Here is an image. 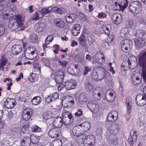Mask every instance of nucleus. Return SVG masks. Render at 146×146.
Wrapping results in <instances>:
<instances>
[{
	"mask_svg": "<svg viewBox=\"0 0 146 146\" xmlns=\"http://www.w3.org/2000/svg\"><path fill=\"white\" fill-rule=\"evenodd\" d=\"M16 9V6L11 5L10 6V17L11 19L10 20V21L13 22L10 26V29L12 31L18 29L19 21L21 22V16L19 15H16L15 11Z\"/></svg>",
	"mask_w": 146,
	"mask_h": 146,
	"instance_id": "nucleus-1",
	"label": "nucleus"
},
{
	"mask_svg": "<svg viewBox=\"0 0 146 146\" xmlns=\"http://www.w3.org/2000/svg\"><path fill=\"white\" fill-rule=\"evenodd\" d=\"M138 61L139 65L142 68L143 77L144 82L146 83V49L139 55Z\"/></svg>",
	"mask_w": 146,
	"mask_h": 146,
	"instance_id": "nucleus-2",
	"label": "nucleus"
},
{
	"mask_svg": "<svg viewBox=\"0 0 146 146\" xmlns=\"http://www.w3.org/2000/svg\"><path fill=\"white\" fill-rule=\"evenodd\" d=\"M111 129L113 134L109 137L108 139V141L111 145H116L118 143V140L117 137L115 134L117 133L119 131V125L116 123H113L111 125Z\"/></svg>",
	"mask_w": 146,
	"mask_h": 146,
	"instance_id": "nucleus-3",
	"label": "nucleus"
},
{
	"mask_svg": "<svg viewBox=\"0 0 146 146\" xmlns=\"http://www.w3.org/2000/svg\"><path fill=\"white\" fill-rule=\"evenodd\" d=\"M128 9L131 13L137 14L141 12L142 9L141 4L139 1H133L129 3Z\"/></svg>",
	"mask_w": 146,
	"mask_h": 146,
	"instance_id": "nucleus-4",
	"label": "nucleus"
},
{
	"mask_svg": "<svg viewBox=\"0 0 146 146\" xmlns=\"http://www.w3.org/2000/svg\"><path fill=\"white\" fill-rule=\"evenodd\" d=\"M106 75L105 70L102 67L94 70L92 73V78L94 80H98L103 79Z\"/></svg>",
	"mask_w": 146,
	"mask_h": 146,
	"instance_id": "nucleus-5",
	"label": "nucleus"
},
{
	"mask_svg": "<svg viewBox=\"0 0 146 146\" xmlns=\"http://www.w3.org/2000/svg\"><path fill=\"white\" fill-rule=\"evenodd\" d=\"M63 112L62 119L64 124L67 125H71L73 121L72 113L66 110H64Z\"/></svg>",
	"mask_w": 146,
	"mask_h": 146,
	"instance_id": "nucleus-6",
	"label": "nucleus"
},
{
	"mask_svg": "<svg viewBox=\"0 0 146 146\" xmlns=\"http://www.w3.org/2000/svg\"><path fill=\"white\" fill-rule=\"evenodd\" d=\"M120 44L121 50L126 52H129L133 46L132 40L127 38L122 40L120 42Z\"/></svg>",
	"mask_w": 146,
	"mask_h": 146,
	"instance_id": "nucleus-7",
	"label": "nucleus"
},
{
	"mask_svg": "<svg viewBox=\"0 0 146 146\" xmlns=\"http://www.w3.org/2000/svg\"><path fill=\"white\" fill-rule=\"evenodd\" d=\"M37 51L36 49L33 47H28L26 49L24 52L25 58L29 59H33L36 58Z\"/></svg>",
	"mask_w": 146,
	"mask_h": 146,
	"instance_id": "nucleus-8",
	"label": "nucleus"
},
{
	"mask_svg": "<svg viewBox=\"0 0 146 146\" xmlns=\"http://www.w3.org/2000/svg\"><path fill=\"white\" fill-rule=\"evenodd\" d=\"M76 104L79 106L84 104L87 100L86 94L84 93H82L79 96H76L75 98Z\"/></svg>",
	"mask_w": 146,
	"mask_h": 146,
	"instance_id": "nucleus-9",
	"label": "nucleus"
},
{
	"mask_svg": "<svg viewBox=\"0 0 146 146\" xmlns=\"http://www.w3.org/2000/svg\"><path fill=\"white\" fill-rule=\"evenodd\" d=\"M135 99L136 103L138 106H142L146 104V94H139Z\"/></svg>",
	"mask_w": 146,
	"mask_h": 146,
	"instance_id": "nucleus-10",
	"label": "nucleus"
},
{
	"mask_svg": "<svg viewBox=\"0 0 146 146\" xmlns=\"http://www.w3.org/2000/svg\"><path fill=\"white\" fill-rule=\"evenodd\" d=\"M65 72L63 69L59 70L56 74L55 79L56 83L61 84L62 83L65 75Z\"/></svg>",
	"mask_w": 146,
	"mask_h": 146,
	"instance_id": "nucleus-11",
	"label": "nucleus"
},
{
	"mask_svg": "<svg viewBox=\"0 0 146 146\" xmlns=\"http://www.w3.org/2000/svg\"><path fill=\"white\" fill-rule=\"evenodd\" d=\"M95 138L94 136L90 135L86 136L83 142L84 146H94L95 143Z\"/></svg>",
	"mask_w": 146,
	"mask_h": 146,
	"instance_id": "nucleus-12",
	"label": "nucleus"
},
{
	"mask_svg": "<svg viewBox=\"0 0 146 146\" xmlns=\"http://www.w3.org/2000/svg\"><path fill=\"white\" fill-rule=\"evenodd\" d=\"M129 68L130 69H133L136 67L138 65L137 59L135 56H130L128 59Z\"/></svg>",
	"mask_w": 146,
	"mask_h": 146,
	"instance_id": "nucleus-13",
	"label": "nucleus"
},
{
	"mask_svg": "<svg viewBox=\"0 0 146 146\" xmlns=\"http://www.w3.org/2000/svg\"><path fill=\"white\" fill-rule=\"evenodd\" d=\"M115 97V93L111 89L108 90L105 94V98L107 101L109 102L113 101Z\"/></svg>",
	"mask_w": 146,
	"mask_h": 146,
	"instance_id": "nucleus-14",
	"label": "nucleus"
},
{
	"mask_svg": "<svg viewBox=\"0 0 146 146\" xmlns=\"http://www.w3.org/2000/svg\"><path fill=\"white\" fill-rule=\"evenodd\" d=\"M103 89L100 87L97 88L93 92V97L96 100H100L102 98V95L103 94Z\"/></svg>",
	"mask_w": 146,
	"mask_h": 146,
	"instance_id": "nucleus-15",
	"label": "nucleus"
},
{
	"mask_svg": "<svg viewBox=\"0 0 146 146\" xmlns=\"http://www.w3.org/2000/svg\"><path fill=\"white\" fill-rule=\"evenodd\" d=\"M74 102L73 98L72 97H68L66 98L64 100L62 101V105H64V108H70L72 106Z\"/></svg>",
	"mask_w": 146,
	"mask_h": 146,
	"instance_id": "nucleus-16",
	"label": "nucleus"
},
{
	"mask_svg": "<svg viewBox=\"0 0 146 146\" xmlns=\"http://www.w3.org/2000/svg\"><path fill=\"white\" fill-rule=\"evenodd\" d=\"M32 114V111L30 109L25 110L22 113L21 118L23 120L27 121L30 119Z\"/></svg>",
	"mask_w": 146,
	"mask_h": 146,
	"instance_id": "nucleus-17",
	"label": "nucleus"
},
{
	"mask_svg": "<svg viewBox=\"0 0 146 146\" xmlns=\"http://www.w3.org/2000/svg\"><path fill=\"white\" fill-rule=\"evenodd\" d=\"M130 136L128 138V142L129 144L132 146L136 141L137 139V132L135 130H132L130 133Z\"/></svg>",
	"mask_w": 146,
	"mask_h": 146,
	"instance_id": "nucleus-18",
	"label": "nucleus"
},
{
	"mask_svg": "<svg viewBox=\"0 0 146 146\" xmlns=\"http://www.w3.org/2000/svg\"><path fill=\"white\" fill-rule=\"evenodd\" d=\"M61 131L58 129L52 128L48 132L49 136L51 137L56 138L59 137Z\"/></svg>",
	"mask_w": 146,
	"mask_h": 146,
	"instance_id": "nucleus-19",
	"label": "nucleus"
},
{
	"mask_svg": "<svg viewBox=\"0 0 146 146\" xmlns=\"http://www.w3.org/2000/svg\"><path fill=\"white\" fill-rule=\"evenodd\" d=\"M76 85L75 81L73 80H70L65 82V88L68 90L75 88Z\"/></svg>",
	"mask_w": 146,
	"mask_h": 146,
	"instance_id": "nucleus-20",
	"label": "nucleus"
},
{
	"mask_svg": "<svg viewBox=\"0 0 146 146\" xmlns=\"http://www.w3.org/2000/svg\"><path fill=\"white\" fill-rule=\"evenodd\" d=\"M76 127L74 128L72 131L70 132V134L71 135H74L73 138L74 139L77 141H78L81 138V136L83 135L82 133L80 132L78 130H77Z\"/></svg>",
	"mask_w": 146,
	"mask_h": 146,
	"instance_id": "nucleus-21",
	"label": "nucleus"
},
{
	"mask_svg": "<svg viewBox=\"0 0 146 146\" xmlns=\"http://www.w3.org/2000/svg\"><path fill=\"white\" fill-rule=\"evenodd\" d=\"M134 42L135 46L137 49L142 48L145 45L144 40L141 38L135 39Z\"/></svg>",
	"mask_w": 146,
	"mask_h": 146,
	"instance_id": "nucleus-22",
	"label": "nucleus"
},
{
	"mask_svg": "<svg viewBox=\"0 0 146 146\" xmlns=\"http://www.w3.org/2000/svg\"><path fill=\"white\" fill-rule=\"evenodd\" d=\"M117 117L118 113L116 111H114L108 114L107 119V120L109 121L113 122L117 119Z\"/></svg>",
	"mask_w": 146,
	"mask_h": 146,
	"instance_id": "nucleus-23",
	"label": "nucleus"
},
{
	"mask_svg": "<svg viewBox=\"0 0 146 146\" xmlns=\"http://www.w3.org/2000/svg\"><path fill=\"white\" fill-rule=\"evenodd\" d=\"M125 104L127 108V114L129 115L131 113L132 106V103L131 98L128 97L126 98Z\"/></svg>",
	"mask_w": 146,
	"mask_h": 146,
	"instance_id": "nucleus-24",
	"label": "nucleus"
},
{
	"mask_svg": "<svg viewBox=\"0 0 146 146\" xmlns=\"http://www.w3.org/2000/svg\"><path fill=\"white\" fill-rule=\"evenodd\" d=\"M63 123L62 118L59 116H58L54 118L52 124L53 125L54 127L59 128L62 126Z\"/></svg>",
	"mask_w": 146,
	"mask_h": 146,
	"instance_id": "nucleus-25",
	"label": "nucleus"
},
{
	"mask_svg": "<svg viewBox=\"0 0 146 146\" xmlns=\"http://www.w3.org/2000/svg\"><path fill=\"white\" fill-rule=\"evenodd\" d=\"M88 108L92 111L98 110L99 107L96 101H91L89 102L87 104Z\"/></svg>",
	"mask_w": 146,
	"mask_h": 146,
	"instance_id": "nucleus-26",
	"label": "nucleus"
},
{
	"mask_svg": "<svg viewBox=\"0 0 146 146\" xmlns=\"http://www.w3.org/2000/svg\"><path fill=\"white\" fill-rule=\"evenodd\" d=\"M22 49L21 46L19 44L13 45L11 48V52L13 54L17 55L20 53Z\"/></svg>",
	"mask_w": 146,
	"mask_h": 146,
	"instance_id": "nucleus-27",
	"label": "nucleus"
},
{
	"mask_svg": "<svg viewBox=\"0 0 146 146\" xmlns=\"http://www.w3.org/2000/svg\"><path fill=\"white\" fill-rule=\"evenodd\" d=\"M76 15L74 13L68 14L65 17L66 21L69 23H72L75 20Z\"/></svg>",
	"mask_w": 146,
	"mask_h": 146,
	"instance_id": "nucleus-28",
	"label": "nucleus"
},
{
	"mask_svg": "<svg viewBox=\"0 0 146 146\" xmlns=\"http://www.w3.org/2000/svg\"><path fill=\"white\" fill-rule=\"evenodd\" d=\"M79 43L81 46H84L87 51L88 50V46L87 45L85 37L84 35L82 34L79 38Z\"/></svg>",
	"mask_w": 146,
	"mask_h": 146,
	"instance_id": "nucleus-29",
	"label": "nucleus"
},
{
	"mask_svg": "<svg viewBox=\"0 0 146 146\" xmlns=\"http://www.w3.org/2000/svg\"><path fill=\"white\" fill-rule=\"evenodd\" d=\"M81 27L80 25L77 24L73 26L72 29V32L74 36H77L80 32Z\"/></svg>",
	"mask_w": 146,
	"mask_h": 146,
	"instance_id": "nucleus-30",
	"label": "nucleus"
},
{
	"mask_svg": "<svg viewBox=\"0 0 146 146\" xmlns=\"http://www.w3.org/2000/svg\"><path fill=\"white\" fill-rule=\"evenodd\" d=\"M142 79L140 78L139 76L134 75L131 77V80L132 83L135 85L139 84L141 82Z\"/></svg>",
	"mask_w": 146,
	"mask_h": 146,
	"instance_id": "nucleus-31",
	"label": "nucleus"
},
{
	"mask_svg": "<svg viewBox=\"0 0 146 146\" xmlns=\"http://www.w3.org/2000/svg\"><path fill=\"white\" fill-rule=\"evenodd\" d=\"M36 31L38 32H41L43 31L45 28V25L41 22H38L35 26Z\"/></svg>",
	"mask_w": 146,
	"mask_h": 146,
	"instance_id": "nucleus-32",
	"label": "nucleus"
},
{
	"mask_svg": "<svg viewBox=\"0 0 146 146\" xmlns=\"http://www.w3.org/2000/svg\"><path fill=\"white\" fill-rule=\"evenodd\" d=\"M30 137H25L21 141V144L22 146H30L31 140Z\"/></svg>",
	"mask_w": 146,
	"mask_h": 146,
	"instance_id": "nucleus-33",
	"label": "nucleus"
},
{
	"mask_svg": "<svg viewBox=\"0 0 146 146\" xmlns=\"http://www.w3.org/2000/svg\"><path fill=\"white\" fill-rule=\"evenodd\" d=\"M54 22L57 27L63 28L64 26V23L63 21L60 18L55 19Z\"/></svg>",
	"mask_w": 146,
	"mask_h": 146,
	"instance_id": "nucleus-34",
	"label": "nucleus"
},
{
	"mask_svg": "<svg viewBox=\"0 0 146 146\" xmlns=\"http://www.w3.org/2000/svg\"><path fill=\"white\" fill-rule=\"evenodd\" d=\"M112 21L116 25L119 24L122 21V17L120 14L116 16L115 15L112 16Z\"/></svg>",
	"mask_w": 146,
	"mask_h": 146,
	"instance_id": "nucleus-35",
	"label": "nucleus"
},
{
	"mask_svg": "<svg viewBox=\"0 0 146 146\" xmlns=\"http://www.w3.org/2000/svg\"><path fill=\"white\" fill-rule=\"evenodd\" d=\"M42 101L40 97L39 96L34 97L31 100L32 104L33 105H37L39 104Z\"/></svg>",
	"mask_w": 146,
	"mask_h": 146,
	"instance_id": "nucleus-36",
	"label": "nucleus"
},
{
	"mask_svg": "<svg viewBox=\"0 0 146 146\" xmlns=\"http://www.w3.org/2000/svg\"><path fill=\"white\" fill-rule=\"evenodd\" d=\"M129 1L128 0H122L120 3L118 4L121 10L123 11L128 6Z\"/></svg>",
	"mask_w": 146,
	"mask_h": 146,
	"instance_id": "nucleus-37",
	"label": "nucleus"
},
{
	"mask_svg": "<svg viewBox=\"0 0 146 146\" xmlns=\"http://www.w3.org/2000/svg\"><path fill=\"white\" fill-rule=\"evenodd\" d=\"M43 17L44 15L41 11H39L33 13V18L34 20H38L42 18Z\"/></svg>",
	"mask_w": 146,
	"mask_h": 146,
	"instance_id": "nucleus-38",
	"label": "nucleus"
},
{
	"mask_svg": "<svg viewBox=\"0 0 146 146\" xmlns=\"http://www.w3.org/2000/svg\"><path fill=\"white\" fill-rule=\"evenodd\" d=\"M80 126L86 131L88 130L90 127V124L88 122L85 121L80 125Z\"/></svg>",
	"mask_w": 146,
	"mask_h": 146,
	"instance_id": "nucleus-39",
	"label": "nucleus"
},
{
	"mask_svg": "<svg viewBox=\"0 0 146 146\" xmlns=\"http://www.w3.org/2000/svg\"><path fill=\"white\" fill-rule=\"evenodd\" d=\"M85 85L86 91L88 92H91L94 90V86L90 82H86L85 83Z\"/></svg>",
	"mask_w": 146,
	"mask_h": 146,
	"instance_id": "nucleus-40",
	"label": "nucleus"
},
{
	"mask_svg": "<svg viewBox=\"0 0 146 146\" xmlns=\"http://www.w3.org/2000/svg\"><path fill=\"white\" fill-rule=\"evenodd\" d=\"M102 29L105 33L108 35L110 34L111 31V25L108 24L106 25L103 26Z\"/></svg>",
	"mask_w": 146,
	"mask_h": 146,
	"instance_id": "nucleus-41",
	"label": "nucleus"
},
{
	"mask_svg": "<svg viewBox=\"0 0 146 146\" xmlns=\"http://www.w3.org/2000/svg\"><path fill=\"white\" fill-rule=\"evenodd\" d=\"M29 37L30 41L32 43H36L38 41V36L34 33H33L31 34Z\"/></svg>",
	"mask_w": 146,
	"mask_h": 146,
	"instance_id": "nucleus-42",
	"label": "nucleus"
},
{
	"mask_svg": "<svg viewBox=\"0 0 146 146\" xmlns=\"http://www.w3.org/2000/svg\"><path fill=\"white\" fill-rule=\"evenodd\" d=\"M129 33L128 29L127 27L122 28L121 31L120 35L121 37H126L127 36Z\"/></svg>",
	"mask_w": 146,
	"mask_h": 146,
	"instance_id": "nucleus-43",
	"label": "nucleus"
},
{
	"mask_svg": "<svg viewBox=\"0 0 146 146\" xmlns=\"http://www.w3.org/2000/svg\"><path fill=\"white\" fill-rule=\"evenodd\" d=\"M38 75L36 74V73H32L29 77V79L31 82H33L37 81L38 80Z\"/></svg>",
	"mask_w": 146,
	"mask_h": 146,
	"instance_id": "nucleus-44",
	"label": "nucleus"
},
{
	"mask_svg": "<svg viewBox=\"0 0 146 146\" xmlns=\"http://www.w3.org/2000/svg\"><path fill=\"white\" fill-rule=\"evenodd\" d=\"M40 136L31 135L30 137L31 139V142L33 144H36L39 141L40 139Z\"/></svg>",
	"mask_w": 146,
	"mask_h": 146,
	"instance_id": "nucleus-45",
	"label": "nucleus"
},
{
	"mask_svg": "<svg viewBox=\"0 0 146 146\" xmlns=\"http://www.w3.org/2000/svg\"><path fill=\"white\" fill-rule=\"evenodd\" d=\"M32 131L34 132H41L42 131V128L36 125H34L31 127Z\"/></svg>",
	"mask_w": 146,
	"mask_h": 146,
	"instance_id": "nucleus-46",
	"label": "nucleus"
},
{
	"mask_svg": "<svg viewBox=\"0 0 146 146\" xmlns=\"http://www.w3.org/2000/svg\"><path fill=\"white\" fill-rule=\"evenodd\" d=\"M88 42L89 46L91 45L96 41L94 36L92 35H89L87 36Z\"/></svg>",
	"mask_w": 146,
	"mask_h": 146,
	"instance_id": "nucleus-47",
	"label": "nucleus"
},
{
	"mask_svg": "<svg viewBox=\"0 0 146 146\" xmlns=\"http://www.w3.org/2000/svg\"><path fill=\"white\" fill-rule=\"evenodd\" d=\"M9 99L7 98L4 102V111L5 112L7 113L8 115L9 114L8 111L9 109V104H8L9 103Z\"/></svg>",
	"mask_w": 146,
	"mask_h": 146,
	"instance_id": "nucleus-48",
	"label": "nucleus"
},
{
	"mask_svg": "<svg viewBox=\"0 0 146 146\" xmlns=\"http://www.w3.org/2000/svg\"><path fill=\"white\" fill-rule=\"evenodd\" d=\"M41 61L43 64L49 67L50 66V60L48 58H41Z\"/></svg>",
	"mask_w": 146,
	"mask_h": 146,
	"instance_id": "nucleus-49",
	"label": "nucleus"
},
{
	"mask_svg": "<svg viewBox=\"0 0 146 146\" xmlns=\"http://www.w3.org/2000/svg\"><path fill=\"white\" fill-rule=\"evenodd\" d=\"M144 34L145 31H144L141 29H137L136 30L135 35L138 37L139 38H141Z\"/></svg>",
	"mask_w": 146,
	"mask_h": 146,
	"instance_id": "nucleus-50",
	"label": "nucleus"
},
{
	"mask_svg": "<svg viewBox=\"0 0 146 146\" xmlns=\"http://www.w3.org/2000/svg\"><path fill=\"white\" fill-rule=\"evenodd\" d=\"M62 145L61 141L57 139L53 141L51 143V146H61Z\"/></svg>",
	"mask_w": 146,
	"mask_h": 146,
	"instance_id": "nucleus-51",
	"label": "nucleus"
},
{
	"mask_svg": "<svg viewBox=\"0 0 146 146\" xmlns=\"http://www.w3.org/2000/svg\"><path fill=\"white\" fill-rule=\"evenodd\" d=\"M129 27L130 29H134L136 27V22L133 20H129L128 22Z\"/></svg>",
	"mask_w": 146,
	"mask_h": 146,
	"instance_id": "nucleus-52",
	"label": "nucleus"
},
{
	"mask_svg": "<svg viewBox=\"0 0 146 146\" xmlns=\"http://www.w3.org/2000/svg\"><path fill=\"white\" fill-rule=\"evenodd\" d=\"M9 10H5L3 11V14L2 15V16L3 17V20H8V18L9 17Z\"/></svg>",
	"mask_w": 146,
	"mask_h": 146,
	"instance_id": "nucleus-53",
	"label": "nucleus"
},
{
	"mask_svg": "<svg viewBox=\"0 0 146 146\" xmlns=\"http://www.w3.org/2000/svg\"><path fill=\"white\" fill-rule=\"evenodd\" d=\"M7 61L6 59L1 58L0 60V70L3 69V66L5 65Z\"/></svg>",
	"mask_w": 146,
	"mask_h": 146,
	"instance_id": "nucleus-54",
	"label": "nucleus"
},
{
	"mask_svg": "<svg viewBox=\"0 0 146 146\" xmlns=\"http://www.w3.org/2000/svg\"><path fill=\"white\" fill-rule=\"evenodd\" d=\"M67 71L68 73L72 75H76L77 74V70L74 69L71 67H69L68 68Z\"/></svg>",
	"mask_w": 146,
	"mask_h": 146,
	"instance_id": "nucleus-55",
	"label": "nucleus"
},
{
	"mask_svg": "<svg viewBox=\"0 0 146 146\" xmlns=\"http://www.w3.org/2000/svg\"><path fill=\"white\" fill-rule=\"evenodd\" d=\"M53 40V36L52 35H48L46 38L45 40L46 43V44H49Z\"/></svg>",
	"mask_w": 146,
	"mask_h": 146,
	"instance_id": "nucleus-56",
	"label": "nucleus"
},
{
	"mask_svg": "<svg viewBox=\"0 0 146 146\" xmlns=\"http://www.w3.org/2000/svg\"><path fill=\"white\" fill-rule=\"evenodd\" d=\"M125 68L121 65L120 67V72L121 74L123 76L126 75L127 73L126 71L128 70L125 69Z\"/></svg>",
	"mask_w": 146,
	"mask_h": 146,
	"instance_id": "nucleus-57",
	"label": "nucleus"
},
{
	"mask_svg": "<svg viewBox=\"0 0 146 146\" xmlns=\"http://www.w3.org/2000/svg\"><path fill=\"white\" fill-rule=\"evenodd\" d=\"M59 62L60 65L63 68L66 66L68 63L66 60H59Z\"/></svg>",
	"mask_w": 146,
	"mask_h": 146,
	"instance_id": "nucleus-58",
	"label": "nucleus"
},
{
	"mask_svg": "<svg viewBox=\"0 0 146 146\" xmlns=\"http://www.w3.org/2000/svg\"><path fill=\"white\" fill-rule=\"evenodd\" d=\"M50 8V7H49L48 9L42 8L39 11H41L42 14L44 15V14H46L48 13L51 12H50V9H49Z\"/></svg>",
	"mask_w": 146,
	"mask_h": 146,
	"instance_id": "nucleus-59",
	"label": "nucleus"
},
{
	"mask_svg": "<svg viewBox=\"0 0 146 146\" xmlns=\"http://www.w3.org/2000/svg\"><path fill=\"white\" fill-rule=\"evenodd\" d=\"M16 104L15 100L14 99L10 98V108H13Z\"/></svg>",
	"mask_w": 146,
	"mask_h": 146,
	"instance_id": "nucleus-60",
	"label": "nucleus"
},
{
	"mask_svg": "<svg viewBox=\"0 0 146 146\" xmlns=\"http://www.w3.org/2000/svg\"><path fill=\"white\" fill-rule=\"evenodd\" d=\"M83 115V112L82 110L80 109H78L77 111L75 113V115L76 116L78 117H80Z\"/></svg>",
	"mask_w": 146,
	"mask_h": 146,
	"instance_id": "nucleus-61",
	"label": "nucleus"
},
{
	"mask_svg": "<svg viewBox=\"0 0 146 146\" xmlns=\"http://www.w3.org/2000/svg\"><path fill=\"white\" fill-rule=\"evenodd\" d=\"M102 128L101 127H99L96 129V132L98 135H102Z\"/></svg>",
	"mask_w": 146,
	"mask_h": 146,
	"instance_id": "nucleus-62",
	"label": "nucleus"
},
{
	"mask_svg": "<svg viewBox=\"0 0 146 146\" xmlns=\"http://www.w3.org/2000/svg\"><path fill=\"white\" fill-rule=\"evenodd\" d=\"M18 129L16 128H14L12 129L11 132V134L14 135H17L18 133Z\"/></svg>",
	"mask_w": 146,
	"mask_h": 146,
	"instance_id": "nucleus-63",
	"label": "nucleus"
},
{
	"mask_svg": "<svg viewBox=\"0 0 146 146\" xmlns=\"http://www.w3.org/2000/svg\"><path fill=\"white\" fill-rule=\"evenodd\" d=\"M22 20L21 19V22L19 21V25L18 26V31H22L24 30L25 27L23 24L22 22Z\"/></svg>",
	"mask_w": 146,
	"mask_h": 146,
	"instance_id": "nucleus-64",
	"label": "nucleus"
}]
</instances>
